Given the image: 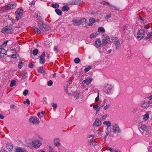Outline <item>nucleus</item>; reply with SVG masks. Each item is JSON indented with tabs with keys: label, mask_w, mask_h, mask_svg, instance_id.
Masks as SVG:
<instances>
[{
	"label": "nucleus",
	"mask_w": 152,
	"mask_h": 152,
	"mask_svg": "<svg viewBox=\"0 0 152 152\" xmlns=\"http://www.w3.org/2000/svg\"><path fill=\"white\" fill-rule=\"evenodd\" d=\"M95 43V46L97 48H99L101 45V42L99 39H96Z\"/></svg>",
	"instance_id": "f3484780"
},
{
	"label": "nucleus",
	"mask_w": 152,
	"mask_h": 152,
	"mask_svg": "<svg viewBox=\"0 0 152 152\" xmlns=\"http://www.w3.org/2000/svg\"><path fill=\"white\" fill-rule=\"evenodd\" d=\"M130 26L128 25H126L123 27V30L125 35H129L130 32Z\"/></svg>",
	"instance_id": "39448f33"
},
{
	"label": "nucleus",
	"mask_w": 152,
	"mask_h": 152,
	"mask_svg": "<svg viewBox=\"0 0 152 152\" xmlns=\"http://www.w3.org/2000/svg\"><path fill=\"white\" fill-rule=\"evenodd\" d=\"M7 55V54H4L2 53H0V57L1 58H3L5 56H6Z\"/></svg>",
	"instance_id": "13d9d810"
},
{
	"label": "nucleus",
	"mask_w": 152,
	"mask_h": 152,
	"mask_svg": "<svg viewBox=\"0 0 152 152\" xmlns=\"http://www.w3.org/2000/svg\"><path fill=\"white\" fill-rule=\"evenodd\" d=\"M89 23L88 24L89 26H92L93 24L95 22V20L94 18H91L89 19Z\"/></svg>",
	"instance_id": "5701e85b"
},
{
	"label": "nucleus",
	"mask_w": 152,
	"mask_h": 152,
	"mask_svg": "<svg viewBox=\"0 0 152 152\" xmlns=\"http://www.w3.org/2000/svg\"><path fill=\"white\" fill-rule=\"evenodd\" d=\"M28 77V73L26 71L22 73V78L21 79V81L24 82L26 80Z\"/></svg>",
	"instance_id": "9b49d317"
},
{
	"label": "nucleus",
	"mask_w": 152,
	"mask_h": 152,
	"mask_svg": "<svg viewBox=\"0 0 152 152\" xmlns=\"http://www.w3.org/2000/svg\"><path fill=\"white\" fill-rule=\"evenodd\" d=\"M23 66V63L22 61L20 60L19 63L18 65V68L20 69H21Z\"/></svg>",
	"instance_id": "4c0bfd02"
},
{
	"label": "nucleus",
	"mask_w": 152,
	"mask_h": 152,
	"mask_svg": "<svg viewBox=\"0 0 152 152\" xmlns=\"http://www.w3.org/2000/svg\"><path fill=\"white\" fill-rule=\"evenodd\" d=\"M17 5L16 3L8 4L5 6L2 7L1 10L3 12H7L8 10H11L15 8Z\"/></svg>",
	"instance_id": "f03ea898"
},
{
	"label": "nucleus",
	"mask_w": 152,
	"mask_h": 152,
	"mask_svg": "<svg viewBox=\"0 0 152 152\" xmlns=\"http://www.w3.org/2000/svg\"><path fill=\"white\" fill-rule=\"evenodd\" d=\"M51 6L53 8H58L59 7V5L57 3L55 4H51Z\"/></svg>",
	"instance_id": "a19ab883"
},
{
	"label": "nucleus",
	"mask_w": 152,
	"mask_h": 152,
	"mask_svg": "<svg viewBox=\"0 0 152 152\" xmlns=\"http://www.w3.org/2000/svg\"><path fill=\"white\" fill-rule=\"evenodd\" d=\"M15 14L16 15H18L21 17L23 15V11L20 10V11H17L15 12Z\"/></svg>",
	"instance_id": "cd10ccee"
},
{
	"label": "nucleus",
	"mask_w": 152,
	"mask_h": 152,
	"mask_svg": "<svg viewBox=\"0 0 152 152\" xmlns=\"http://www.w3.org/2000/svg\"><path fill=\"white\" fill-rule=\"evenodd\" d=\"M0 152H7V151L5 150L4 148H2L0 149Z\"/></svg>",
	"instance_id": "69168bd1"
},
{
	"label": "nucleus",
	"mask_w": 152,
	"mask_h": 152,
	"mask_svg": "<svg viewBox=\"0 0 152 152\" xmlns=\"http://www.w3.org/2000/svg\"><path fill=\"white\" fill-rule=\"evenodd\" d=\"M45 62V57L42 56H40L39 63L41 64H43Z\"/></svg>",
	"instance_id": "c85d7f7f"
},
{
	"label": "nucleus",
	"mask_w": 152,
	"mask_h": 152,
	"mask_svg": "<svg viewBox=\"0 0 152 152\" xmlns=\"http://www.w3.org/2000/svg\"><path fill=\"white\" fill-rule=\"evenodd\" d=\"M33 30L37 34H39L41 33L40 30L36 27H34Z\"/></svg>",
	"instance_id": "a878e982"
},
{
	"label": "nucleus",
	"mask_w": 152,
	"mask_h": 152,
	"mask_svg": "<svg viewBox=\"0 0 152 152\" xmlns=\"http://www.w3.org/2000/svg\"><path fill=\"white\" fill-rule=\"evenodd\" d=\"M91 69V67L90 66H88L84 70V72L85 73H86L90 69Z\"/></svg>",
	"instance_id": "58836bf2"
},
{
	"label": "nucleus",
	"mask_w": 152,
	"mask_h": 152,
	"mask_svg": "<svg viewBox=\"0 0 152 152\" xmlns=\"http://www.w3.org/2000/svg\"><path fill=\"white\" fill-rule=\"evenodd\" d=\"M15 85V80H12L11 81L10 86V87H12Z\"/></svg>",
	"instance_id": "72a5a7b5"
},
{
	"label": "nucleus",
	"mask_w": 152,
	"mask_h": 152,
	"mask_svg": "<svg viewBox=\"0 0 152 152\" xmlns=\"http://www.w3.org/2000/svg\"><path fill=\"white\" fill-rule=\"evenodd\" d=\"M98 31L99 32L102 33H104L105 32V29L103 27H100L98 29Z\"/></svg>",
	"instance_id": "473e14b6"
},
{
	"label": "nucleus",
	"mask_w": 152,
	"mask_h": 152,
	"mask_svg": "<svg viewBox=\"0 0 152 152\" xmlns=\"http://www.w3.org/2000/svg\"><path fill=\"white\" fill-rule=\"evenodd\" d=\"M102 38H103L104 39H109V37L108 36H107V34H104L102 35Z\"/></svg>",
	"instance_id": "c03bdc74"
},
{
	"label": "nucleus",
	"mask_w": 152,
	"mask_h": 152,
	"mask_svg": "<svg viewBox=\"0 0 152 152\" xmlns=\"http://www.w3.org/2000/svg\"><path fill=\"white\" fill-rule=\"evenodd\" d=\"M86 20L84 18H82L80 20H77L74 19L72 20L73 24L74 26H79L81 24H83L86 22Z\"/></svg>",
	"instance_id": "7ed1b4c3"
},
{
	"label": "nucleus",
	"mask_w": 152,
	"mask_h": 152,
	"mask_svg": "<svg viewBox=\"0 0 152 152\" xmlns=\"http://www.w3.org/2000/svg\"><path fill=\"white\" fill-rule=\"evenodd\" d=\"M79 94L80 93L78 91L76 93L75 96L76 99H78L80 98Z\"/></svg>",
	"instance_id": "37998d69"
},
{
	"label": "nucleus",
	"mask_w": 152,
	"mask_h": 152,
	"mask_svg": "<svg viewBox=\"0 0 152 152\" xmlns=\"http://www.w3.org/2000/svg\"><path fill=\"white\" fill-rule=\"evenodd\" d=\"M53 50L54 51H56L58 52V47L57 46H55L53 48Z\"/></svg>",
	"instance_id": "680f3d73"
},
{
	"label": "nucleus",
	"mask_w": 152,
	"mask_h": 152,
	"mask_svg": "<svg viewBox=\"0 0 152 152\" xmlns=\"http://www.w3.org/2000/svg\"><path fill=\"white\" fill-rule=\"evenodd\" d=\"M9 33L12 32L14 31L13 28H12L10 26H9Z\"/></svg>",
	"instance_id": "6e6d98bb"
},
{
	"label": "nucleus",
	"mask_w": 152,
	"mask_h": 152,
	"mask_svg": "<svg viewBox=\"0 0 152 152\" xmlns=\"http://www.w3.org/2000/svg\"><path fill=\"white\" fill-rule=\"evenodd\" d=\"M53 83V81L51 80H50L47 83V85L48 86H51Z\"/></svg>",
	"instance_id": "09e8293b"
},
{
	"label": "nucleus",
	"mask_w": 152,
	"mask_h": 152,
	"mask_svg": "<svg viewBox=\"0 0 152 152\" xmlns=\"http://www.w3.org/2000/svg\"><path fill=\"white\" fill-rule=\"evenodd\" d=\"M82 2L81 1L76 0L77 5H80L81 4Z\"/></svg>",
	"instance_id": "4d7b16f0"
},
{
	"label": "nucleus",
	"mask_w": 152,
	"mask_h": 152,
	"mask_svg": "<svg viewBox=\"0 0 152 152\" xmlns=\"http://www.w3.org/2000/svg\"><path fill=\"white\" fill-rule=\"evenodd\" d=\"M103 124L104 125H106L107 126V128H109L111 124V123L110 121H104L103 122Z\"/></svg>",
	"instance_id": "bb28decb"
},
{
	"label": "nucleus",
	"mask_w": 152,
	"mask_h": 152,
	"mask_svg": "<svg viewBox=\"0 0 152 152\" xmlns=\"http://www.w3.org/2000/svg\"><path fill=\"white\" fill-rule=\"evenodd\" d=\"M98 95L96 97L95 99V102H98L99 99V91H98L97 92Z\"/></svg>",
	"instance_id": "de8ad7c7"
},
{
	"label": "nucleus",
	"mask_w": 152,
	"mask_h": 152,
	"mask_svg": "<svg viewBox=\"0 0 152 152\" xmlns=\"http://www.w3.org/2000/svg\"><path fill=\"white\" fill-rule=\"evenodd\" d=\"M26 150L20 147H18L15 149V152H26Z\"/></svg>",
	"instance_id": "dca6fc26"
},
{
	"label": "nucleus",
	"mask_w": 152,
	"mask_h": 152,
	"mask_svg": "<svg viewBox=\"0 0 152 152\" xmlns=\"http://www.w3.org/2000/svg\"><path fill=\"white\" fill-rule=\"evenodd\" d=\"M28 92V91L27 90H25L23 92V94L24 96H26Z\"/></svg>",
	"instance_id": "8fccbe9b"
},
{
	"label": "nucleus",
	"mask_w": 152,
	"mask_h": 152,
	"mask_svg": "<svg viewBox=\"0 0 152 152\" xmlns=\"http://www.w3.org/2000/svg\"><path fill=\"white\" fill-rule=\"evenodd\" d=\"M23 103L24 104L27 103V105L28 106L30 104V102L28 99H26V101L23 102Z\"/></svg>",
	"instance_id": "79ce46f5"
},
{
	"label": "nucleus",
	"mask_w": 152,
	"mask_h": 152,
	"mask_svg": "<svg viewBox=\"0 0 152 152\" xmlns=\"http://www.w3.org/2000/svg\"><path fill=\"white\" fill-rule=\"evenodd\" d=\"M52 106L54 108H56L57 107V104L56 103H53L52 104Z\"/></svg>",
	"instance_id": "5fc2aeb1"
},
{
	"label": "nucleus",
	"mask_w": 152,
	"mask_h": 152,
	"mask_svg": "<svg viewBox=\"0 0 152 152\" xmlns=\"http://www.w3.org/2000/svg\"><path fill=\"white\" fill-rule=\"evenodd\" d=\"M144 31L142 30L138 31L137 34V37L139 39H141L144 37Z\"/></svg>",
	"instance_id": "6e6552de"
},
{
	"label": "nucleus",
	"mask_w": 152,
	"mask_h": 152,
	"mask_svg": "<svg viewBox=\"0 0 152 152\" xmlns=\"http://www.w3.org/2000/svg\"><path fill=\"white\" fill-rule=\"evenodd\" d=\"M101 124V121L98 118H96L93 124V126H99Z\"/></svg>",
	"instance_id": "4468645a"
},
{
	"label": "nucleus",
	"mask_w": 152,
	"mask_h": 152,
	"mask_svg": "<svg viewBox=\"0 0 152 152\" xmlns=\"http://www.w3.org/2000/svg\"><path fill=\"white\" fill-rule=\"evenodd\" d=\"M49 152H54V150L52 147L50 146L49 147Z\"/></svg>",
	"instance_id": "864d4df0"
},
{
	"label": "nucleus",
	"mask_w": 152,
	"mask_h": 152,
	"mask_svg": "<svg viewBox=\"0 0 152 152\" xmlns=\"http://www.w3.org/2000/svg\"><path fill=\"white\" fill-rule=\"evenodd\" d=\"M111 42L108 39H103L102 40V45L104 46L107 43H109V42Z\"/></svg>",
	"instance_id": "4be33fe9"
},
{
	"label": "nucleus",
	"mask_w": 152,
	"mask_h": 152,
	"mask_svg": "<svg viewBox=\"0 0 152 152\" xmlns=\"http://www.w3.org/2000/svg\"><path fill=\"white\" fill-rule=\"evenodd\" d=\"M45 44L46 46L49 45H50L52 44L51 42H50V41H48V40H47L45 41Z\"/></svg>",
	"instance_id": "49530a36"
},
{
	"label": "nucleus",
	"mask_w": 152,
	"mask_h": 152,
	"mask_svg": "<svg viewBox=\"0 0 152 152\" xmlns=\"http://www.w3.org/2000/svg\"><path fill=\"white\" fill-rule=\"evenodd\" d=\"M56 12L59 15H61L62 13V11L59 9H56L55 10Z\"/></svg>",
	"instance_id": "393cba45"
},
{
	"label": "nucleus",
	"mask_w": 152,
	"mask_h": 152,
	"mask_svg": "<svg viewBox=\"0 0 152 152\" xmlns=\"http://www.w3.org/2000/svg\"><path fill=\"white\" fill-rule=\"evenodd\" d=\"M28 67L31 68H32L33 67V64L31 63H29L28 65Z\"/></svg>",
	"instance_id": "052dcab7"
},
{
	"label": "nucleus",
	"mask_w": 152,
	"mask_h": 152,
	"mask_svg": "<svg viewBox=\"0 0 152 152\" xmlns=\"http://www.w3.org/2000/svg\"><path fill=\"white\" fill-rule=\"evenodd\" d=\"M38 72H39L40 73H43L45 71L43 69V67H41L38 69Z\"/></svg>",
	"instance_id": "f704fd0d"
},
{
	"label": "nucleus",
	"mask_w": 152,
	"mask_h": 152,
	"mask_svg": "<svg viewBox=\"0 0 152 152\" xmlns=\"http://www.w3.org/2000/svg\"><path fill=\"white\" fill-rule=\"evenodd\" d=\"M149 115L148 113H146L143 116V119L145 121L147 120L149 118Z\"/></svg>",
	"instance_id": "2f4dec72"
},
{
	"label": "nucleus",
	"mask_w": 152,
	"mask_h": 152,
	"mask_svg": "<svg viewBox=\"0 0 152 152\" xmlns=\"http://www.w3.org/2000/svg\"><path fill=\"white\" fill-rule=\"evenodd\" d=\"M152 35V31L149 32L147 34V36L146 37V39H149Z\"/></svg>",
	"instance_id": "e433bc0d"
},
{
	"label": "nucleus",
	"mask_w": 152,
	"mask_h": 152,
	"mask_svg": "<svg viewBox=\"0 0 152 152\" xmlns=\"http://www.w3.org/2000/svg\"><path fill=\"white\" fill-rule=\"evenodd\" d=\"M8 42V41H7L6 42L3 43L2 44V45L3 46H6L7 44V42Z\"/></svg>",
	"instance_id": "338daca9"
},
{
	"label": "nucleus",
	"mask_w": 152,
	"mask_h": 152,
	"mask_svg": "<svg viewBox=\"0 0 152 152\" xmlns=\"http://www.w3.org/2000/svg\"><path fill=\"white\" fill-rule=\"evenodd\" d=\"M69 9V7L67 5H65L61 8L62 10L63 11H68Z\"/></svg>",
	"instance_id": "c756f323"
},
{
	"label": "nucleus",
	"mask_w": 152,
	"mask_h": 152,
	"mask_svg": "<svg viewBox=\"0 0 152 152\" xmlns=\"http://www.w3.org/2000/svg\"><path fill=\"white\" fill-rule=\"evenodd\" d=\"M106 100L105 99H104L103 100V103L100 105H99V106H100V107H103L105 103H106Z\"/></svg>",
	"instance_id": "3c124183"
},
{
	"label": "nucleus",
	"mask_w": 152,
	"mask_h": 152,
	"mask_svg": "<svg viewBox=\"0 0 152 152\" xmlns=\"http://www.w3.org/2000/svg\"><path fill=\"white\" fill-rule=\"evenodd\" d=\"M74 0H72L69 2V4L72 5H74Z\"/></svg>",
	"instance_id": "e2e57ef3"
},
{
	"label": "nucleus",
	"mask_w": 152,
	"mask_h": 152,
	"mask_svg": "<svg viewBox=\"0 0 152 152\" xmlns=\"http://www.w3.org/2000/svg\"><path fill=\"white\" fill-rule=\"evenodd\" d=\"M98 34L97 32H96L95 33H92L90 35V38H92L95 37Z\"/></svg>",
	"instance_id": "7c9ffc66"
},
{
	"label": "nucleus",
	"mask_w": 152,
	"mask_h": 152,
	"mask_svg": "<svg viewBox=\"0 0 152 152\" xmlns=\"http://www.w3.org/2000/svg\"><path fill=\"white\" fill-rule=\"evenodd\" d=\"M112 130L115 133H118L121 132L120 129L118 125L115 124L113 126Z\"/></svg>",
	"instance_id": "1a4fd4ad"
},
{
	"label": "nucleus",
	"mask_w": 152,
	"mask_h": 152,
	"mask_svg": "<svg viewBox=\"0 0 152 152\" xmlns=\"http://www.w3.org/2000/svg\"><path fill=\"white\" fill-rule=\"evenodd\" d=\"M60 140L58 138H56L54 140V144L57 147H59L60 145Z\"/></svg>",
	"instance_id": "2eb2a0df"
},
{
	"label": "nucleus",
	"mask_w": 152,
	"mask_h": 152,
	"mask_svg": "<svg viewBox=\"0 0 152 152\" xmlns=\"http://www.w3.org/2000/svg\"><path fill=\"white\" fill-rule=\"evenodd\" d=\"M32 145L34 148H38L42 145V142L39 140H34L32 142Z\"/></svg>",
	"instance_id": "423d86ee"
},
{
	"label": "nucleus",
	"mask_w": 152,
	"mask_h": 152,
	"mask_svg": "<svg viewBox=\"0 0 152 152\" xmlns=\"http://www.w3.org/2000/svg\"><path fill=\"white\" fill-rule=\"evenodd\" d=\"M143 131H146L147 130V127L144 124H141V127L140 128Z\"/></svg>",
	"instance_id": "aec40b11"
},
{
	"label": "nucleus",
	"mask_w": 152,
	"mask_h": 152,
	"mask_svg": "<svg viewBox=\"0 0 152 152\" xmlns=\"http://www.w3.org/2000/svg\"><path fill=\"white\" fill-rule=\"evenodd\" d=\"M36 17L39 21L40 22V23H38V26L40 30L44 32L49 30L50 28L48 26L45 24L44 23H42V20L41 16L38 14H36Z\"/></svg>",
	"instance_id": "f257e3e1"
},
{
	"label": "nucleus",
	"mask_w": 152,
	"mask_h": 152,
	"mask_svg": "<svg viewBox=\"0 0 152 152\" xmlns=\"http://www.w3.org/2000/svg\"><path fill=\"white\" fill-rule=\"evenodd\" d=\"M112 7H113V8H114L115 9V10H118L120 9V8L118 7H117L114 5H113Z\"/></svg>",
	"instance_id": "bf43d9fd"
},
{
	"label": "nucleus",
	"mask_w": 152,
	"mask_h": 152,
	"mask_svg": "<svg viewBox=\"0 0 152 152\" xmlns=\"http://www.w3.org/2000/svg\"><path fill=\"white\" fill-rule=\"evenodd\" d=\"M107 115H104L102 117V119L103 120L105 119L107 117Z\"/></svg>",
	"instance_id": "774afa93"
},
{
	"label": "nucleus",
	"mask_w": 152,
	"mask_h": 152,
	"mask_svg": "<svg viewBox=\"0 0 152 152\" xmlns=\"http://www.w3.org/2000/svg\"><path fill=\"white\" fill-rule=\"evenodd\" d=\"M80 59L78 58H76L74 59V62L76 64H78L80 62Z\"/></svg>",
	"instance_id": "a18cd8bd"
},
{
	"label": "nucleus",
	"mask_w": 152,
	"mask_h": 152,
	"mask_svg": "<svg viewBox=\"0 0 152 152\" xmlns=\"http://www.w3.org/2000/svg\"><path fill=\"white\" fill-rule=\"evenodd\" d=\"M92 80L93 79L91 78H88L83 80L82 81V83L84 85L85 83L88 85L90 84L91 83Z\"/></svg>",
	"instance_id": "ddd939ff"
},
{
	"label": "nucleus",
	"mask_w": 152,
	"mask_h": 152,
	"mask_svg": "<svg viewBox=\"0 0 152 152\" xmlns=\"http://www.w3.org/2000/svg\"><path fill=\"white\" fill-rule=\"evenodd\" d=\"M38 52V50L37 49H35L33 51V54L34 55H37Z\"/></svg>",
	"instance_id": "c9c22d12"
},
{
	"label": "nucleus",
	"mask_w": 152,
	"mask_h": 152,
	"mask_svg": "<svg viewBox=\"0 0 152 152\" xmlns=\"http://www.w3.org/2000/svg\"><path fill=\"white\" fill-rule=\"evenodd\" d=\"M110 104H108L107 105H106L104 107V110H106L107 109H108V108L110 107Z\"/></svg>",
	"instance_id": "603ef678"
},
{
	"label": "nucleus",
	"mask_w": 152,
	"mask_h": 152,
	"mask_svg": "<svg viewBox=\"0 0 152 152\" xmlns=\"http://www.w3.org/2000/svg\"><path fill=\"white\" fill-rule=\"evenodd\" d=\"M109 128H107L105 130V133L106 134L104 136V140H106V138L108 136L109 133Z\"/></svg>",
	"instance_id": "b1692460"
},
{
	"label": "nucleus",
	"mask_w": 152,
	"mask_h": 152,
	"mask_svg": "<svg viewBox=\"0 0 152 152\" xmlns=\"http://www.w3.org/2000/svg\"><path fill=\"white\" fill-rule=\"evenodd\" d=\"M30 121L31 123L34 124H38L39 121V119L36 117H32L30 119Z\"/></svg>",
	"instance_id": "0eeeda50"
},
{
	"label": "nucleus",
	"mask_w": 152,
	"mask_h": 152,
	"mask_svg": "<svg viewBox=\"0 0 152 152\" xmlns=\"http://www.w3.org/2000/svg\"><path fill=\"white\" fill-rule=\"evenodd\" d=\"M9 26H6L3 28L1 30V32L2 33H9Z\"/></svg>",
	"instance_id": "6ab92c4d"
},
{
	"label": "nucleus",
	"mask_w": 152,
	"mask_h": 152,
	"mask_svg": "<svg viewBox=\"0 0 152 152\" xmlns=\"http://www.w3.org/2000/svg\"><path fill=\"white\" fill-rule=\"evenodd\" d=\"M7 51L5 49L3 48H0V53H1L4 54H7Z\"/></svg>",
	"instance_id": "ea45409f"
},
{
	"label": "nucleus",
	"mask_w": 152,
	"mask_h": 152,
	"mask_svg": "<svg viewBox=\"0 0 152 152\" xmlns=\"http://www.w3.org/2000/svg\"><path fill=\"white\" fill-rule=\"evenodd\" d=\"M112 42L114 44L116 49L117 50L120 46V43L118 37H112L111 38Z\"/></svg>",
	"instance_id": "20e7f679"
},
{
	"label": "nucleus",
	"mask_w": 152,
	"mask_h": 152,
	"mask_svg": "<svg viewBox=\"0 0 152 152\" xmlns=\"http://www.w3.org/2000/svg\"><path fill=\"white\" fill-rule=\"evenodd\" d=\"M113 88V86L111 85L107 84L106 87V90L105 92L107 94H110Z\"/></svg>",
	"instance_id": "9d476101"
},
{
	"label": "nucleus",
	"mask_w": 152,
	"mask_h": 152,
	"mask_svg": "<svg viewBox=\"0 0 152 152\" xmlns=\"http://www.w3.org/2000/svg\"><path fill=\"white\" fill-rule=\"evenodd\" d=\"M136 110H137L134 108H133L131 109V111L133 113H134L136 112Z\"/></svg>",
	"instance_id": "0e129e2a"
},
{
	"label": "nucleus",
	"mask_w": 152,
	"mask_h": 152,
	"mask_svg": "<svg viewBox=\"0 0 152 152\" xmlns=\"http://www.w3.org/2000/svg\"><path fill=\"white\" fill-rule=\"evenodd\" d=\"M6 147L9 151H12L13 148L12 144L11 143H7L6 144Z\"/></svg>",
	"instance_id": "a211bd4d"
},
{
	"label": "nucleus",
	"mask_w": 152,
	"mask_h": 152,
	"mask_svg": "<svg viewBox=\"0 0 152 152\" xmlns=\"http://www.w3.org/2000/svg\"><path fill=\"white\" fill-rule=\"evenodd\" d=\"M140 107L143 108L148 107L149 106L147 102L145 101H141L140 102Z\"/></svg>",
	"instance_id": "f8f14e48"
},
{
	"label": "nucleus",
	"mask_w": 152,
	"mask_h": 152,
	"mask_svg": "<svg viewBox=\"0 0 152 152\" xmlns=\"http://www.w3.org/2000/svg\"><path fill=\"white\" fill-rule=\"evenodd\" d=\"M99 106L98 104H96V105L93 106V108L95 109L96 111V113L100 110V107H99Z\"/></svg>",
	"instance_id": "412c9836"
}]
</instances>
